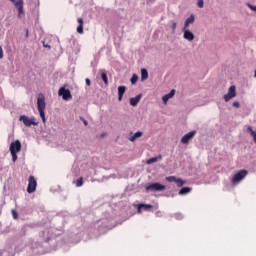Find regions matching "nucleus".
Segmentation results:
<instances>
[{
	"mask_svg": "<svg viewBox=\"0 0 256 256\" xmlns=\"http://www.w3.org/2000/svg\"><path fill=\"white\" fill-rule=\"evenodd\" d=\"M246 5H247V7H249L251 9V11L256 12V6H253L251 3H247Z\"/></svg>",
	"mask_w": 256,
	"mask_h": 256,
	"instance_id": "obj_32",
	"label": "nucleus"
},
{
	"mask_svg": "<svg viewBox=\"0 0 256 256\" xmlns=\"http://www.w3.org/2000/svg\"><path fill=\"white\" fill-rule=\"evenodd\" d=\"M235 97H237V88L235 85H232L229 87L227 94L224 95V101L229 103V101Z\"/></svg>",
	"mask_w": 256,
	"mask_h": 256,
	"instance_id": "obj_6",
	"label": "nucleus"
},
{
	"mask_svg": "<svg viewBox=\"0 0 256 256\" xmlns=\"http://www.w3.org/2000/svg\"><path fill=\"white\" fill-rule=\"evenodd\" d=\"M254 77H256V70H255V72H254Z\"/></svg>",
	"mask_w": 256,
	"mask_h": 256,
	"instance_id": "obj_39",
	"label": "nucleus"
},
{
	"mask_svg": "<svg viewBox=\"0 0 256 256\" xmlns=\"http://www.w3.org/2000/svg\"><path fill=\"white\" fill-rule=\"evenodd\" d=\"M147 79H149V72L147 71V69L142 68L141 69V81H147Z\"/></svg>",
	"mask_w": 256,
	"mask_h": 256,
	"instance_id": "obj_19",
	"label": "nucleus"
},
{
	"mask_svg": "<svg viewBox=\"0 0 256 256\" xmlns=\"http://www.w3.org/2000/svg\"><path fill=\"white\" fill-rule=\"evenodd\" d=\"M127 88L125 86L118 87V101H123V95H125Z\"/></svg>",
	"mask_w": 256,
	"mask_h": 256,
	"instance_id": "obj_16",
	"label": "nucleus"
},
{
	"mask_svg": "<svg viewBox=\"0 0 256 256\" xmlns=\"http://www.w3.org/2000/svg\"><path fill=\"white\" fill-rule=\"evenodd\" d=\"M101 136H102V137H105V133H103Z\"/></svg>",
	"mask_w": 256,
	"mask_h": 256,
	"instance_id": "obj_40",
	"label": "nucleus"
},
{
	"mask_svg": "<svg viewBox=\"0 0 256 256\" xmlns=\"http://www.w3.org/2000/svg\"><path fill=\"white\" fill-rule=\"evenodd\" d=\"M36 189H37V180L35 179V176H30L28 179L27 192L35 193Z\"/></svg>",
	"mask_w": 256,
	"mask_h": 256,
	"instance_id": "obj_8",
	"label": "nucleus"
},
{
	"mask_svg": "<svg viewBox=\"0 0 256 256\" xmlns=\"http://www.w3.org/2000/svg\"><path fill=\"white\" fill-rule=\"evenodd\" d=\"M11 3H13L14 7L18 10V17H21L23 15L24 10H23V5L24 2L23 0H9Z\"/></svg>",
	"mask_w": 256,
	"mask_h": 256,
	"instance_id": "obj_9",
	"label": "nucleus"
},
{
	"mask_svg": "<svg viewBox=\"0 0 256 256\" xmlns=\"http://www.w3.org/2000/svg\"><path fill=\"white\" fill-rule=\"evenodd\" d=\"M43 47H45V49H51V45L45 44V42H43Z\"/></svg>",
	"mask_w": 256,
	"mask_h": 256,
	"instance_id": "obj_34",
	"label": "nucleus"
},
{
	"mask_svg": "<svg viewBox=\"0 0 256 256\" xmlns=\"http://www.w3.org/2000/svg\"><path fill=\"white\" fill-rule=\"evenodd\" d=\"M175 97V89H172L168 94L162 97L163 103H167L171 98Z\"/></svg>",
	"mask_w": 256,
	"mask_h": 256,
	"instance_id": "obj_15",
	"label": "nucleus"
},
{
	"mask_svg": "<svg viewBox=\"0 0 256 256\" xmlns=\"http://www.w3.org/2000/svg\"><path fill=\"white\" fill-rule=\"evenodd\" d=\"M175 219H177L178 221H181V219H183V214L181 213L175 214Z\"/></svg>",
	"mask_w": 256,
	"mask_h": 256,
	"instance_id": "obj_29",
	"label": "nucleus"
},
{
	"mask_svg": "<svg viewBox=\"0 0 256 256\" xmlns=\"http://www.w3.org/2000/svg\"><path fill=\"white\" fill-rule=\"evenodd\" d=\"M58 95L59 97H62L64 101H71V99H73V95H71V90L66 89L65 87H61L58 90Z\"/></svg>",
	"mask_w": 256,
	"mask_h": 256,
	"instance_id": "obj_4",
	"label": "nucleus"
},
{
	"mask_svg": "<svg viewBox=\"0 0 256 256\" xmlns=\"http://www.w3.org/2000/svg\"><path fill=\"white\" fill-rule=\"evenodd\" d=\"M19 121H22V123L25 125V127H31V126H37L39 125V122H37V119L35 117L29 118L27 115H21L19 117Z\"/></svg>",
	"mask_w": 256,
	"mask_h": 256,
	"instance_id": "obj_3",
	"label": "nucleus"
},
{
	"mask_svg": "<svg viewBox=\"0 0 256 256\" xmlns=\"http://www.w3.org/2000/svg\"><path fill=\"white\" fill-rule=\"evenodd\" d=\"M86 85H87L88 87L91 86V80H90L89 78L86 79Z\"/></svg>",
	"mask_w": 256,
	"mask_h": 256,
	"instance_id": "obj_36",
	"label": "nucleus"
},
{
	"mask_svg": "<svg viewBox=\"0 0 256 256\" xmlns=\"http://www.w3.org/2000/svg\"><path fill=\"white\" fill-rule=\"evenodd\" d=\"M141 97H142V95L138 94L137 96L130 98V105L132 107H137V105L141 101Z\"/></svg>",
	"mask_w": 256,
	"mask_h": 256,
	"instance_id": "obj_14",
	"label": "nucleus"
},
{
	"mask_svg": "<svg viewBox=\"0 0 256 256\" xmlns=\"http://www.w3.org/2000/svg\"><path fill=\"white\" fill-rule=\"evenodd\" d=\"M137 81H139V76L137 74H133L130 79L131 84L135 85L137 83Z\"/></svg>",
	"mask_w": 256,
	"mask_h": 256,
	"instance_id": "obj_26",
	"label": "nucleus"
},
{
	"mask_svg": "<svg viewBox=\"0 0 256 256\" xmlns=\"http://www.w3.org/2000/svg\"><path fill=\"white\" fill-rule=\"evenodd\" d=\"M182 31H183V39L189 42L194 41L195 34H193V32L189 30V28H182Z\"/></svg>",
	"mask_w": 256,
	"mask_h": 256,
	"instance_id": "obj_11",
	"label": "nucleus"
},
{
	"mask_svg": "<svg viewBox=\"0 0 256 256\" xmlns=\"http://www.w3.org/2000/svg\"><path fill=\"white\" fill-rule=\"evenodd\" d=\"M187 193H191V188H189V187H183V188L179 191V195H187Z\"/></svg>",
	"mask_w": 256,
	"mask_h": 256,
	"instance_id": "obj_25",
	"label": "nucleus"
},
{
	"mask_svg": "<svg viewBox=\"0 0 256 256\" xmlns=\"http://www.w3.org/2000/svg\"><path fill=\"white\" fill-rule=\"evenodd\" d=\"M46 107H47V103H45V95H43V93H40L37 98V109H38L39 115H40L43 123H45V121H46V119H45Z\"/></svg>",
	"mask_w": 256,
	"mask_h": 256,
	"instance_id": "obj_1",
	"label": "nucleus"
},
{
	"mask_svg": "<svg viewBox=\"0 0 256 256\" xmlns=\"http://www.w3.org/2000/svg\"><path fill=\"white\" fill-rule=\"evenodd\" d=\"M0 256H13V248L7 250H0Z\"/></svg>",
	"mask_w": 256,
	"mask_h": 256,
	"instance_id": "obj_21",
	"label": "nucleus"
},
{
	"mask_svg": "<svg viewBox=\"0 0 256 256\" xmlns=\"http://www.w3.org/2000/svg\"><path fill=\"white\" fill-rule=\"evenodd\" d=\"M0 59H3V47L0 45Z\"/></svg>",
	"mask_w": 256,
	"mask_h": 256,
	"instance_id": "obj_35",
	"label": "nucleus"
},
{
	"mask_svg": "<svg viewBox=\"0 0 256 256\" xmlns=\"http://www.w3.org/2000/svg\"><path fill=\"white\" fill-rule=\"evenodd\" d=\"M9 151L12 156V161L15 163L17 161V153L21 152V141L15 140L10 143Z\"/></svg>",
	"mask_w": 256,
	"mask_h": 256,
	"instance_id": "obj_2",
	"label": "nucleus"
},
{
	"mask_svg": "<svg viewBox=\"0 0 256 256\" xmlns=\"http://www.w3.org/2000/svg\"><path fill=\"white\" fill-rule=\"evenodd\" d=\"M142 209H144V211H149V209H153V205H151V204H139L138 205V213H141Z\"/></svg>",
	"mask_w": 256,
	"mask_h": 256,
	"instance_id": "obj_18",
	"label": "nucleus"
},
{
	"mask_svg": "<svg viewBox=\"0 0 256 256\" xmlns=\"http://www.w3.org/2000/svg\"><path fill=\"white\" fill-rule=\"evenodd\" d=\"M161 159H163V156H161V154H160L156 157H152V158L148 159L146 161V163H147V165H153V163H157V161H161Z\"/></svg>",
	"mask_w": 256,
	"mask_h": 256,
	"instance_id": "obj_17",
	"label": "nucleus"
},
{
	"mask_svg": "<svg viewBox=\"0 0 256 256\" xmlns=\"http://www.w3.org/2000/svg\"><path fill=\"white\" fill-rule=\"evenodd\" d=\"M101 79L105 83V85H109V78H107V72L102 71Z\"/></svg>",
	"mask_w": 256,
	"mask_h": 256,
	"instance_id": "obj_23",
	"label": "nucleus"
},
{
	"mask_svg": "<svg viewBox=\"0 0 256 256\" xmlns=\"http://www.w3.org/2000/svg\"><path fill=\"white\" fill-rule=\"evenodd\" d=\"M76 187H82L83 186V177H80L76 180Z\"/></svg>",
	"mask_w": 256,
	"mask_h": 256,
	"instance_id": "obj_27",
	"label": "nucleus"
},
{
	"mask_svg": "<svg viewBox=\"0 0 256 256\" xmlns=\"http://www.w3.org/2000/svg\"><path fill=\"white\" fill-rule=\"evenodd\" d=\"M196 134H197V131H195V130L186 133L181 138V143H183V145H187V143H189L191 141V139H193L195 137Z\"/></svg>",
	"mask_w": 256,
	"mask_h": 256,
	"instance_id": "obj_10",
	"label": "nucleus"
},
{
	"mask_svg": "<svg viewBox=\"0 0 256 256\" xmlns=\"http://www.w3.org/2000/svg\"><path fill=\"white\" fill-rule=\"evenodd\" d=\"M147 193H149V191H153V192H156V191H165V185L159 183V182H155V183H151V184H148L146 187H145Z\"/></svg>",
	"mask_w": 256,
	"mask_h": 256,
	"instance_id": "obj_5",
	"label": "nucleus"
},
{
	"mask_svg": "<svg viewBox=\"0 0 256 256\" xmlns=\"http://www.w3.org/2000/svg\"><path fill=\"white\" fill-rule=\"evenodd\" d=\"M197 5L200 9H203L205 2H203V0H198Z\"/></svg>",
	"mask_w": 256,
	"mask_h": 256,
	"instance_id": "obj_28",
	"label": "nucleus"
},
{
	"mask_svg": "<svg viewBox=\"0 0 256 256\" xmlns=\"http://www.w3.org/2000/svg\"><path fill=\"white\" fill-rule=\"evenodd\" d=\"M195 23V15L191 14L184 22L183 29H189V25Z\"/></svg>",
	"mask_w": 256,
	"mask_h": 256,
	"instance_id": "obj_13",
	"label": "nucleus"
},
{
	"mask_svg": "<svg viewBox=\"0 0 256 256\" xmlns=\"http://www.w3.org/2000/svg\"><path fill=\"white\" fill-rule=\"evenodd\" d=\"M156 215H159V212H157Z\"/></svg>",
	"mask_w": 256,
	"mask_h": 256,
	"instance_id": "obj_41",
	"label": "nucleus"
},
{
	"mask_svg": "<svg viewBox=\"0 0 256 256\" xmlns=\"http://www.w3.org/2000/svg\"><path fill=\"white\" fill-rule=\"evenodd\" d=\"M171 28L173 33H175V31H177V22H173Z\"/></svg>",
	"mask_w": 256,
	"mask_h": 256,
	"instance_id": "obj_30",
	"label": "nucleus"
},
{
	"mask_svg": "<svg viewBox=\"0 0 256 256\" xmlns=\"http://www.w3.org/2000/svg\"><path fill=\"white\" fill-rule=\"evenodd\" d=\"M247 131L250 133L251 137H253V140L256 143V131L253 130V128L251 126L247 127Z\"/></svg>",
	"mask_w": 256,
	"mask_h": 256,
	"instance_id": "obj_24",
	"label": "nucleus"
},
{
	"mask_svg": "<svg viewBox=\"0 0 256 256\" xmlns=\"http://www.w3.org/2000/svg\"><path fill=\"white\" fill-rule=\"evenodd\" d=\"M79 25L77 27V33H79L80 35L83 34V18H78L77 19Z\"/></svg>",
	"mask_w": 256,
	"mask_h": 256,
	"instance_id": "obj_22",
	"label": "nucleus"
},
{
	"mask_svg": "<svg viewBox=\"0 0 256 256\" xmlns=\"http://www.w3.org/2000/svg\"><path fill=\"white\" fill-rule=\"evenodd\" d=\"M12 217H13V219H17L18 214H17L16 210H12Z\"/></svg>",
	"mask_w": 256,
	"mask_h": 256,
	"instance_id": "obj_33",
	"label": "nucleus"
},
{
	"mask_svg": "<svg viewBox=\"0 0 256 256\" xmlns=\"http://www.w3.org/2000/svg\"><path fill=\"white\" fill-rule=\"evenodd\" d=\"M26 37H29V30L26 31Z\"/></svg>",
	"mask_w": 256,
	"mask_h": 256,
	"instance_id": "obj_38",
	"label": "nucleus"
},
{
	"mask_svg": "<svg viewBox=\"0 0 256 256\" xmlns=\"http://www.w3.org/2000/svg\"><path fill=\"white\" fill-rule=\"evenodd\" d=\"M166 181H168L169 183H176L177 187H183L185 183L181 178H177L175 176L166 177Z\"/></svg>",
	"mask_w": 256,
	"mask_h": 256,
	"instance_id": "obj_12",
	"label": "nucleus"
},
{
	"mask_svg": "<svg viewBox=\"0 0 256 256\" xmlns=\"http://www.w3.org/2000/svg\"><path fill=\"white\" fill-rule=\"evenodd\" d=\"M233 107H235L236 109H239L241 107V104L239 103V101H235L233 102Z\"/></svg>",
	"mask_w": 256,
	"mask_h": 256,
	"instance_id": "obj_31",
	"label": "nucleus"
},
{
	"mask_svg": "<svg viewBox=\"0 0 256 256\" xmlns=\"http://www.w3.org/2000/svg\"><path fill=\"white\" fill-rule=\"evenodd\" d=\"M82 121H83V123H84L85 126L89 125V123L87 122V120L82 119Z\"/></svg>",
	"mask_w": 256,
	"mask_h": 256,
	"instance_id": "obj_37",
	"label": "nucleus"
},
{
	"mask_svg": "<svg viewBox=\"0 0 256 256\" xmlns=\"http://www.w3.org/2000/svg\"><path fill=\"white\" fill-rule=\"evenodd\" d=\"M139 137H143V132L138 131V132L134 133L133 136H130V137H129V141H131V143H134V141H135L136 139H139Z\"/></svg>",
	"mask_w": 256,
	"mask_h": 256,
	"instance_id": "obj_20",
	"label": "nucleus"
},
{
	"mask_svg": "<svg viewBox=\"0 0 256 256\" xmlns=\"http://www.w3.org/2000/svg\"><path fill=\"white\" fill-rule=\"evenodd\" d=\"M245 177H247V170H240L233 176L231 181L235 185L236 183L243 181Z\"/></svg>",
	"mask_w": 256,
	"mask_h": 256,
	"instance_id": "obj_7",
	"label": "nucleus"
}]
</instances>
